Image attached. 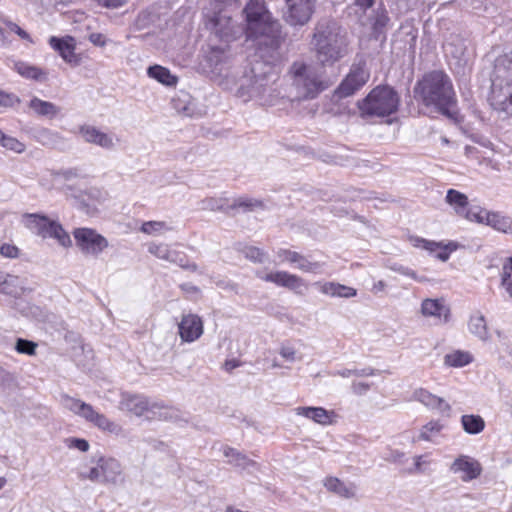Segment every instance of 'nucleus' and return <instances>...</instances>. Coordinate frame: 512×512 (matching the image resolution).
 Returning a JSON list of instances; mask_svg holds the SVG:
<instances>
[{
  "label": "nucleus",
  "mask_w": 512,
  "mask_h": 512,
  "mask_svg": "<svg viewBox=\"0 0 512 512\" xmlns=\"http://www.w3.org/2000/svg\"><path fill=\"white\" fill-rule=\"evenodd\" d=\"M244 12L247 19V36L255 42V57L279 61L283 42L280 23L271 18L259 0H250Z\"/></svg>",
  "instance_id": "obj_1"
},
{
  "label": "nucleus",
  "mask_w": 512,
  "mask_h": 512,
  "mask_svg": "<svg viewBox=\"0 0 512 512\" xmlns=\"http://www.w3.org/2000/svg\"><path fill=\"white\" fill-rule=\"evenodd\" d=\"M309 45L322 69L334 67L352 52L347 31L331 18H322L315 23Z\"/></svg>",
  "instance_id": "obj_2"
},
{
  "label": "nucleus",
  "mask_w": 512,
  "mask_h": 512,
  "mask_svg": "<svg viewBox=\"0 0 512 512\" xmlns=\"http://www.w3.org/2000/svg\"><path fill=\"white\" fill-rule=\"evenodd\" d=\"M254 60L248 71L240 79L235 89V96L243 102L255 101L260 105H272L278 97L275 87L277 77L273 64L277 61H267L264 57Z\"/></svg>",
  "instance_id": "obj_3"
},
{
  "label": "nucleus",
  "mask_w": 512,
  "mask_h": 512,
  "mask_svg": "<svg viewBox=\"0 0 512 512\" xmlns=\"http://www.w3.org/2000/svg\"><path fill=\"white\" fill-rule=\"evenodd\" d=\"M415 96L425 106H433L442 115L456 120V95L451 79L443 71L426 73L414 88Z\"/></svg>",
  "instance_id": "obj_4"
},
{
  "label": "nucleus",
  "mask_w": 512,
  "mask_h": 512,
  "mask_svg": "<svg viewBox=\"0 0 512 512\" xmlns=\"http://www.w3.org/2000/svg\"><path fill=\"white\" fill-rule=\"evenodd\" d=\"M285 78L298 99L316 98L329 87L323 74L311 63L296 60L289 66Z\"/></svg>",
  "instance_id": "obj_5"
},
{
  "label": "nucleus",
  "mask_w": 512,
  "mask_h": 512,
  "mask_svg": "<svg viewBox=\"0 0 512 512\" xmlns=\"http://www.w3.org/2000/svg\"><path fill=\"white\" fill-rule=\"evenodd\" d=\"M490 101L495 110L512 114V51L494 61Z\"/></svg>",
  "instance_id": "obj_6"
},
{
  "label": "nucleus",
  "mask_w": 512,
  "mask_h": 512,
  "mask_svg": "<svg viewBox=\"0 0 512 512\" xmlns=\"http://www.w3.org/2000/svg\"><path fill=\"white\" fill-rule=\"evenodd\" d=\"M399 102V96L392 87L377 86L364 99L358 101L357 107L363 118H383L395 113Z\"/></svg>",
  "instance_id": "obj_7"
},
{
  "label": "nucleus",
  "mask_w": 512,
  "mask_h": 512,
  "mask_svg": "<svg viewBox=\"0 0 512 512\" xmlns=\"http://www.w3.org/2000/svg\"><path fill=\"white\" fill-rule=\"evenodd\" d=\"M60 403L65 409L84 418L103 431L117 434L121 430L119 425L108 419L104 414L98 413L90 404L80 399L71 397L68 394H62L60 396Z\"/></svg>",
  "instance_id": "obj_8"
},
{
  "label": "nucleus",
  "mask_w": 512,
  "mask_h": 512,
  "mask_svg": "<svg viewBox=\"0 0 512 512\" xmlns=\"http://www.w3.org/2000/svg\"><path fill=\"white\" fill-rule=\"evenodd\" d=\"M79 477L95 483L117 485L122 481V466L115 458L100 457L94 466L80 471Z\"/></svg>",
  "instance_id": "obj_9"
},
{
  "label": "nucleus",
  "mask_w": 512,
  "mask_h": 512,
  "mask_svg": "<svg viewBox=\"0 0 512 512\" xmlns=\"http://www.w3.org/2000/svg\"><path fill=\"white\" fill-rule=\"evenodd\" d=\"M208 25L215 36L226 43L236 40L244 32V27L233 20L227 11L215 13L209 19Z\"/></svg>",
  "instance_id": "obj_10"
},
{
  "label": "nucleus",
  "mask_w": 512,
  "mask_h": 512,
  "mask_svg": "<svg viewBox=\"0 0 512 512\" xmlns=\"http://www.w3.org/2000/svg\"><path fill=\"white\" fill-rule=\"evenodd\" d=\"M76 246L85 256L98 257L107 247V239L91 228H76L73 231Z\"/></svg>",
  "instance_id": "obj_11"
},
{
  "label": "nucleus",
  "mask_w": 512,
  "mask_h": 512,
  "mask_svg": "<svg viewBox=\"0 0 512 512\" xmlns=\"http://www.w3.org/2000/svg\"><path fill=\"white\" fill-rule=\"evenodd\" d=\"M257 277L265 282L287 288L299 295H303L308 290V284L303 278L287 271H273L267 274L257 273Z\"/></svg>",
  "instance_id": "obj_12"
},
{
  "label": "nucleus",
  "mask_w": 512,
  "mask_h": 512,
  "mask_svg": "<svg viewBox=\"0 0 512 512\" xmlns=\"http://www.w3.org/2000/svg\"><path fill=\"white\" fill-rule=\"evenodd\" d=\"M445 202L453 209L456 215L468 221L482 220L481 216H479L481 207L470 206L468 197L458 190L449 189L446 193Z\"/></svg>",
  "instance_id": "obj_13"
},
{
  "label": "nucleus",
  "mask_w": 512,
  "mask_h": 512,
  "mask_svg": "<svg viewBox=\"0 0 512 512\" xmlns=\"http://www.w3.org/2000/svg\"><path fill=\"white\" fill-rule=\"evenodd\" d=\"M482 470V465L477 459L465 454L457 456L449 466V471L463 482L477 479Z\"/></svg>",
  "instance_id": "obj_14"
},
{
  "label": "nucleus",
  "mask_w": 512,
  "mask_h": 512,
  "mask_svg": "<svg viewBox=\"0 0 512 512\" xmlns=\"http://www.w3.org/2000/svg\"><path fill=\"white\" fill-rule=\"evenodd\" d=\"M370 74L362 65H353L348 75L342 80L336 90L340 98L353 95L369 80Z\"/></svg>",
  "instance_id": "obj_15"
},
{
  "label": "nucleus",
  "mask_w": 512,
  "mask_h": 512,
  "mask_svg": "<svg viewBox=\"0 0 512 512\" xmlns=\"http://www.w3.org/2000/svg\"><path fill=\"white\" fill-rule=\"evenodd\" d=\"M158 403L150 402L145 396L138 394L124 393L119 402V409L124 412L131 413L137 417L148 416L155 413Z\"/></svg>",
  "instance_id": "obj_16"
},
{
  "label": "nucleus",
  "mask_w": 512,
  "mask_h": 512,
  "mask_svg": "<svg viewBox=\"0 0 512 512\" xmlns=\"http://www.w3.org/2000/svg\"><path fill=\"white\" fill-rule=\"evenodd\" d=\"M287 10L284 13L285 20L290 25H304L306 24L312 14L314 4L312 0H285Z\"/></svg>",
  "instance_id": "obj_17"
},
{
  "label": "nucleus",
  "mask_w": 512,
  "mask_h": 512,
  "mask_svg": "<svg viewBox=\"0 0 512 512\" xmlns=\"http://www.w3.org/2000/svg\"><path fill=\"white\" fill-rule=\"evenodd\" d=\"M79 134L86 143L99 146L105 150H113L119 141L113 133L103 132L91 125L80 126Z\"/></svg>",
  "instance_id": "obj_18"
},
{
  "label": "nucleus",
  "mask_w": 512,
  "mask_h": 512,
  "mask_svg": "<svg viewBox=\"0 0 512 512\" xmlns=\"http://www.w3.org/2000/svg\"><path fill=\"white\" fill-rule=\"evenodd\" d=\"M277 257L281 262H288L290 264H295L296 268L304 273H319L322 270L323 264L320 262L310 261L304 255L292 251L289 249H279L277 252Z\"/></svg>",
  "instance_id": "obj_19"
},
{
  "label": "nucleus",
  "mask_w": 512,
  "mask_h": 512,
  "mask_svg": "<svg viewBox=\"0 0 512 512\" xmlns=\"http://www.w3.org/2000/svg\"><path fill=\"white\" fill-rule=\"evenodd\" d=\"M179 336L183 342H194L203 334L202 319L196 314H186L182 316L178 324Z\"/></svg>",
  "instance_id": "obj_20"
},
{
  "label": "nucleus",
  "mask_w": 512,
  "mask_h": 512,
  "mask_svg": "<svg viewBox=\"0 0 512 512\" xmlns=\"http://www.w3.org/2000/svg\"><path fill=\"white\" fill-rule=\"evenodd\" d=\"M421 314L424 317H433L436 324H447L451 318L450 308L443 299L427 298L422 301Z\"/></svg>",
  "instance_id": "obj_21"
},
{
  "label": "nucleus",
  "mask_w": 512,
  "mask_h": 512,
  "mask_svg": "<svg viewBox=\"0 0 512 512\" xmlns=\"http://www.w3.org/2000/svg\"><path fill=\"white\" fill-rule=\"evenodd\" d=\"M479 214L482 220H476L475 222L485 223L495 230L512 234V218L498 212H489L483 208H481Z\"/></svg>",
  "instance_id": "obj_22"
},
{
  "label": "nucleus",
  "mask_w": 512,
  "mask_h": 512,
  "mask_svg": "<svg viewBox=\"0 0 512 512\" xmlns=\"http://www.w3.org/2000/svg\"><path fill=\"white\" fill-rule=\"evenodd\" d=\"M22 222L34 234L47 238L54 223L48 217L40 214H24Z\"/></svg>",
  "instance_id": "obj_23"
},
{
  "label": "nucleus",
  "mask_w": 512,
  "mask_h": 512,
  "mask_svg": "<svg viewBox=\"0 0 512 512\" xmlns=\"http://www.w3.org/2000/svg\"><path fill=\"white\" fill-rule=\"evenodd\" d=\"M413 398L426 407L437 410L441 413L449 412L451 409L450 405L443 398H440L423 388L415 390Z\"/></svg>",
  "instance_id": "obj_24"
},
{
  "label": "nucleus",
  "mask_w": 512,
  "mask_h": 512,
  "mask_svg": "<svg viewBox=\"0 0 512 512\" xmlns=\"http://www.w3.org/2000/svg\"><path fill=\"white\" fill-rule=\"evenodd\" d=\"M72 41L73 39L71 37H69L68 40H64L52 36L49 39V44L54 50L59 52L64 61L72 65H78L79 57L74 52L75 47Z\"/></svg>",
  "instance_id": "obj_25"
},
{
  "label": "nucleus",
  "mask_w": 512,
  "mask_h": 512,
  "mask_svg": "<svg viewBox=\"0 0 512 512\" xmlns=\"http://www.w3.org/2000/svg\"><path fill=\"white\" fill-rule=\"evenodd\" d=\"M294 411L296 415L304 416L320 425L332 424L331 417L334 415L333 411H327L322 407H296Z\"/></svg>",
  "instance_id": "obj_26"
},
{
  "label": "nucleus",
  "mask_w": 512,
  "mask_h": 512,
  "mask_svg": "<svg viewBox=\"0 0 512 512\" xmlns=\"http://www.w3.org/2000/svg\"><path fill=\"white\" fill-rule=\"evenodd\" d=\"M28 107L36 116L49 119L55 118L61 111V108L56 104L44 101L38 97H32Z\"/></svg>",
  "instance_id": "obj_27"
},
{
  "label": "nucleus",
  "mask_w": 512,
  "mask_h": 512,
  "mask_svg": "<svg viewBox=\"0 0 512 512\" xmlns=\"http://www.w3.org/2000/svg\"><path fill=\"white\" fill-rule=\"evenodd\" d=\"M324 486L330 492L343 498H352L355 496L356 487L354 484H346L336 477H328L324 480Z\"/></svg>",
  "instance_id": "obj_28"
},
{
  "label": "nucleus",
  "mask_w": 512,
  "mask_h": 512,
  "mask_svg": "<svg viewBox=\"0 0 512 512\" xmlns=\"http://www.w3.org/2000/svg\"><path fill=\"white\" fill-rule=\"evenodd\" d=\"M320 291L331 297L352 298L357 295V290L336 282H325L320 285Z\"/></svg>",
  "instance_id": "obj_29"
},
{
  "label": "nucleus",
  "mask_w": 512,
  "mask_h": 512,
  "mask_svg": "<svg viewBox=\"0 0 512 512\" xmlns=\"http://www.w3.org/2000/svg\"><path fill=\"white\" fill-rule=\"evenodd\" d=\"M468 327L469 331L481 341H488L490 339L487 323L482 314L476 313L475 315H472L470 317Z\"/></svg>",
  "instance_id": "obj_30"
},
{
  "label": "nucleus",
  "mask_w": 512,
  "mask_h": 512,
  "mask_svg": "<svg viewBox=\"0 0 512 512\" xmlns=\"http://www.w3.org/2000/svg\"><path fill=\"white\" fill-rule=\"evenodd\" d=\"M147 74L150 78H153L166 86H175L178 81L177 77L171 74L169 69L160 65L148 67Z\"/></svg>",
  "instance_id": "obj_31"
},
{
  "label": "nucleus",
  "mask_w": 512,
  "mask_h": 512,
  "mask_svg": "<svg viewBox=\"0 0 512 512\" xmlns=\"http://www.w3.org/2000/svg\"><path fill=\"white\" fill-rule=\"evenodd\" d=\"M206 59L212 71L220 73L222 72L221 66L228 60V53L223 47H211Z\"/></svg>",
  "instance_id": "obj_32"
},
{
  "label": "nucleus",
  "mask_w": 512,
  "mask_h": 512,
  "mask_svg": "<svg viewBox=\"0 0 512 512\" xmlns=\"http://www.w3.org/2000/svg\"><path fill=\"white\" fill-rule=\"evenodd\" d=\"M15 70L22 77L27 79H33L37 81H45L47 79V73L44 70L25 62L15 63Z\"/></svg>",
  "instance_id": "obj_33"
},
{
  "label": "nucleus",
  "mask_w": 512,
  "mask_h": 512,
  "mask_svg": "<svg viewBox=\"0 0 512 512\" xmlns=\"http://www.w3.org/2000/svg\"><path fill=\"white\" fill-rule=\"evenodd\" d=\"M473 361L471 353L462 350H455L444 356V364L449 367H463Z\"/></svg>",
  "instance_id": "obj_34"
},
{
  "label": "nucleus",
  "mask_w": 512,
  "mask_h": 512,
  "mask_svg": "<svg viewBox=\"0 0 512 512\" xmlns=\"http://www.w3.org/2000/svg\"><path fill=\"white\" fill-rule=\"evenodd\" d=\"M461 424L464 431L468 434H479L485 428V421L479 415H463L461 417Z\"/></svg>",
  "instance_id": "obj_35"
},
{
  "label": "nucleus",
  "mask_w": 512,
  "mask_h": 512,
  "mask_svg": "<svg viewBox=\"0 0 512 512\" xmlns=\"http://www.w3.org/2000/svg\"><path fill=\"white\" fill-rule=\"evenodd\" d=\"M164 260L174 263V264L178 265L179 267H181L185 270L192 271V272H196L198 269V266L196 265V263L189 262L187 256L183 252H180V251H177V250H174L171 248H169V251L167 253V258H165Z\"/></svg>",
  "instance_id": "obj_36"
},
{
  "label": "nucleus",
  "mask_w": 512,
  "mask_h": 512,
  "mask_svg": "<svg viewBox=\"0 0 512 512\" xmlns=\"http://www.w3.org/2000/svg\"><path fill=\"white\" fill-rule=\"evenodd\" d=\"M223 454L225 457L229 458V463L233 464L237 467L247 468L249 466H254L256 463L249 459L246 455L237 451L232 447H225L223 449Z\"/></svg>",
  "instance_id": "obj_37"
},
{
  "label": "nucleus",
  "mask_w": 512,
  "mask_h": 512,
  "mask_svg": "<svg viewBox=\"0 0 512 512\" xmlns=\"http://www.w3.org/2000/svg\"><path fill=\"white\" fill-rule=\"evenodd\" d=\"M442 429L443 425L439 421H430L421 428L417 439L436 442V439L440 435Z\"/></svg>",
  "instance_id": "obj_38"
},
{
  "label": "nucleus",
  "mask_w": 512,
  "mask_h": 512,
  "mask_svg": "<svg viewBox=\"0 0 512 512\" xmlns=\"http://www.w3.org/2000/svg\"><path fill=\"white\" fill-rule=\"evenodd\" d=\"M48 237L54 238L63 247H70L72 244L69 234L63 229L62 225L54 221Z\"/></svg>",
  "instance_id": "obj_39"
},
{
  "label": "nucleus",
  "mask_w": 512,
  "mask_h": 512,
  "mask_svg": "<svg viewBox=\"0 0 512 512\" xmlns=\"http://www.w3.org/2000/svg\"><path fill=\"white\" fill-rule=\"evenodd\" d=\"M501 285L512 297V256L507 258L502 265Z\"/></svg>",
  "instance_id": "obj_40"
},
{
  "label": "nucleus",
  "mask_w": 512,
  "mask_h": 512,
  "mask_svg": "<svg viewBox=\"0 0 512 512\" xmlns=\"http://www.w3.org/2000/svg\"><path fill=\"white\" fill-rule=\"evenodd\" d=\"M140 230L148 235H156L162 231L169 230V227L163 221H148L142 224Z\"/></svg>",
  "instance_id": "obj_41"
},
{
  "label": "nucleus",
  "mask_w": 512,
  "mask_h": 512,
  "mask_svg": "<svg viewBox=\"0 0 512 512\" xmlns=\"http://www.w3.org/2000/svg\"><path fill=\"white\" fill-rule=\"evenodd\" d=\"M36 348H37V343H35L33 341L22 339V338H18L16 340L15 350L18 353L27 354V355H35Z\"/></svg>",
  "instance_id": "obj_42"
},
{
  "label": "nucleus",
  "mask_w": 512,
  "mask_h": 512,
  "mask_svg": "<svg viewBox=\"0 0 512 512\" xmlns=\"http://www.w3.org/2000/svg\"><path fill=\"white\" fill-rule=\"evenodd\" d=\"M1 145L4 148L11 150L18 154L23 153L26 149V146L24 143L20 142L18 139L14 138V137L7 136V135H5Z\"/></svg>",
  "instance_id": "obj_43"
},
{
  "label": "nucleus",
  "mask_w": 512,
  "mask_h": 512,
  "mask_svg": "<svg viewBox=\"0 0 512 512\" xmlns=\"http://www.w3.org/2000/svg\"><path fill=\"white\" fill-rule=\"evenodd\" d=\"M426 455H417L413 458L414 465L408 469L409 474H422L426 472L427 466L430 461L426 459Z\"/></svg>",
  "instance_id": "obj_44"
},
{
  "label": "nucleus",
  "mask_w": 512,
  "mask_h": 512,
  "mask_svg": "<svg viewBox=\"0 0 512 512\" xmlns=\"http://www.w3.org/2000/svg\"><path fill=\"white\" fill-rule=\"evenodd\" d=\"M152 415H158L159 418L164 420H179V414L176 409L164 407L158 404V408H155V413H151Z\"/></svg>",
  "instance_id": "obj_45"
},
{
  "label": "nucleus",
  "mask_w": 512,
  "mask_h": 512,
  "mask_svg": "<svg viewBox=\"0 0 512 512\" xmlns=\"http://www.w3.org/2000/svg\"><path fill=\"white\" fill-rule=\"evenodd\" d=\"M233 207L242 208L244 211H252L257 208H263V203L255 199L240 198L234 203Z\"/></svg>",
  "instance_id": "obj_46"
},
{
  "label": "nucleus",
  "mask_w": 512,
  "mask_h": 512,
  "mask_svg": "<svg viewBox=\"0 0 512 512\" xmlns=\"http://www.w3.org/2000/svg\"><path fill=\"white\" fill-rule=\"evenodd\" d=\"M413 245L415 247L423 248L431 253H436L439 248H441V242H435L426 240L423 238L415 237L412 239Z\"/></svg>",
  "instance_id": "obj_47"
},
{
  "label": "nucleus",
  "mask_w": 512,
  "mask_h": 512,
  "mask_svg": "<svg viewBox=\"0 0 512 512\" xmlns=\"http://www.w3.org/2000/svg\"><path fill=\"white\" fill-rule=\"evenodd\" d=\"M244 253L246 258L256 263H263L266 259L265 253L257 247H248Z\"/></svg>",
  "instance_id": "obj_48"
},
{
  "label": "nucleus",
  "mask_w": 512,
  "mask_h": 512,
  "mask_svg": "<svg viewBox=\"0 0 512 512\" xmlns=\"http://www.w3.org/2000/svg\"><path fill=\"white\" fill-rule=\"evenodd\" d=\"M169 248L170 247L167 244L151 243L148 246V251H149V253L153 254L157 258L164 260L165 258H167V253L169 251Z\"/></svg>",
  "instance_id": "obj_49"
},
{
  "label": "nucleus",
  "mask_w": 512,
  "mask_h": 512,
  "mask_svg": "<svg viewBox=\"0 0 512 512\" xmlns=\"http://www.w3.org/2000/svg\"><path fill=\"white\" fill-rule=\"evenodd\" d=\"M51 174L54 178L61 177L64 180H72L80 176L79 170L77 168H68L59 171H52Z\"/></svg>",
  "instance_id": "obj_50"
},
{
  "label": "nucleus",
  "mask_w": 512,
  "mask_h": 512,
  "mask_svg": "<svg viewBox=\"0 0 512 512\" xmlns=\"http://www.w3.org/2000/svg\"><path fill=\"white\" fill-rule=\"evenodd\" d=\"M457 248L456 244L453 242L448 243L447 245L441 244V248L435 253L437 259L445 262L449 259L450 253Z\"/></svg>",
  "instance_id": "obj_51"
},
{
  "label": "nucleus",
  "mask_w": 512,
  "mask_h": 512,
  "mask_svg": "<svg viewBox=\"0 0 512 512\" xmlns=\"http://www.w3.org/2000/svg\"><path fill=\"white\" fill-rule=\"evenodd\" d=\"M18 103H20V99L15 94L0 91V106L13 107Z\"/></svg>",
  "instance_id": "obj_52"
},
{
  "label": "nucleus",
  "mask_w": 512,
  "mask_h": 512,
  "mask_svg": "<svg viewBox=\"0 0 512 512\" xmlns=\"http://www.w3.org/2000/svg\"><path fill=\"white\" fill-rule=\"evenodd\" d=\"M394 271L402 274V275H405V276H408L418 282H423L425 281V278L424 277H419L415 271H413L412 269L408 268V267H404V266H401V265H395V266H392L391 267Z\"/></svg>",
  "instance_id": "obj_53"
},
{
  "label": "nucleus",
  "mask_w": 512,
  "mask_h": 512,
  "mask_svg": "<svg viewBox=\"0 0 512 512\" xmlns=\"http://www.w3.org/2000/svg\"><path fill=\"white\" fill-rule=\"evenodd\" d=\"M279 354L289 362L297 360V352L292 346L282 345L279 349Z\"/></svg>",
  "instance_id": "obj_54"
},
{
  "label": "nucleus",
  "mask_w": 512,
  "mask_h": 512,
  "mask_svg": "<svg viewBox=\"0 0 512 512\" xmlns=\"http://www.w3.org/2000/svg\"><path fill=\"white\" fill-rule=\"evenodd\" d=\"M0 254L7 258H16L19 254V249L9 243H4L0 246Z\"/></svg>",
  "instance_id": "obj_55"
},
{
  "label": "nucleus",
  "mask_w": 512,
  "mask_h": 512,
  "mask_svg": "<svg viewBox=\"0 0 512 512\" xmlns=\"http://www.w3.org/2000/svg\"><path fill=\"white\" fill-rule=\"evenodd\" d=\"M224 207V204L221 200L215 199V198H207L202 201V209L205 210H222Z\"/></svg>",
  "instance_id": "obj_56"
},
{
  "label": "nucleus",
  "mask_w": 512,
  "mask_h": 512,
  "mask_svg": "<svg viewBox=\"0 0 512 512\" xmlns=\"http://www.w3.org/2000/svg\"><path fill=\"white\" fill-rule=\"evenodd\" d=\"M352 391L356 395H364L367 393V391L370 389V384L366 382H356L354 381L352 383Z\"/></svg>",
  "instance_id": "obj_57"
},
{
  "label": "nucleus",
  "mask_w": 512,
  "mask_h": 512,
  "mask_svg": "<svg viewBox=\"0 0 512 512\" xmlns=\"http://www.w3.org/2000/svg\"><path fill=\"white\" fill-rule=\"evenodd\" d=\"M7 26L10 31L16 33L20 38L31 41L29 34L19 27L16 23L8 22Z\"/></svg>",
  "instance_id": "obj_58"
},
{
  "label": "nucleus",
  "mask_w": 512,
  "mask_h": 512,
  "mask_svg": "<svg viewBox=\"0 0 512 512\" xmlns=\"http://www.w3.org/2000/svg\"><path fill=\"white\" fill-rule=\"evenodd\" d=\"M97 3L106 8H118L125 4L126 0H96Z\"/></svg>",
  "instance_id": "obj_59"
},
{
  "label": "nucleus",
  "mask_w": 512,
  "mask_h": 512,
  "mask_svg": "<svg viewBox=\"0 0 512 512\" xmlns=\"http://www.w3.org/2000/svg\"><path fill=\"white\" fill-rule=\"evenodd\" d=\"M376 370L370 367L363 368V369H354V376L357 377H368L373 376L376 374Z\"/></svg>",
  "instance_id": "obj_60"
},
{
  "label": "nucleus",
  "mask_w": 512,
  "mask_h": 512,
  "mask_svg": "<svg viewBox=\"0 0 512 512\" xmlns=\"http://www.w3.org/2000/svg\"><path fill=\"white\" fill-rule=\"evenodd\" d=\"M89 40L97 46H104L106 44V39L104 35L100 33H92L89 36Z\"/></svg>",
  "instance_id": "obj_61"
},
{
  "label": "nucleus",
  "mask_w": 512,
  "mask_h": 512,
  "mask_svg": "<svg viewBox=\"0 0 512 512\" xmlns=\"http://www.w3.org/2000/svg\"><path fill=\"white\" fill-rule=\"evenodd\" d=\"M73 446L82 452L89 449V443L85 439H73Z\"/></svg>",
  "instance_id": "obj_62"
},
{
  "label": "nucleus",
  "mask_w": 512,
  "mask_h": 512,
  "mask_svg": "<svg viewBox=\"0 0 512 512\" xmlns=\"http://www.w3.org/2000/svg\"><path fill=\"white\" fill-rule=\"evenodd\" d=\"M240 366V362L236 359L226 360L223 368L227 372H232L235 368Z\"/></svg>",
  "instance_id": "obj_63"
},
{
  "label": "nucleus",
  "mask_w": 512,
  "mask_h": 512,
  "mask_svg": "<svg viewBox=\"0 0 512 512\" xmlns=\"http://www.w3.org/2000/svg\"><path fill=\"white\" fill-rule=\"evenodd\" d=\"M403 457V452L395 450L390 453V456L387 459L392 462H400Z\"/></svg>",
  "instance_id": "obj_64"
}]
</instances>
